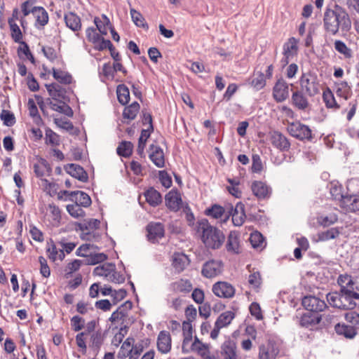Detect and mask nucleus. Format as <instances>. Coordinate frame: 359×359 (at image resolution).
Masks as SVG:
<instances>
[{"label": "nucleus", "mask_w": 359, "mask_h": 359, "mask_svg": "<svg viewBox=\"0 0 359 359\" xmlns=\"http://www.w3.org/2000/svg\"><path fill=\"white\" fill-rule=\"evenodd\" d=\"M324 27L325 30L335 35L339 30L346 34L351 28V20L346 11L334 4V9L327 8L324 13Z\"/></svg>", "instance_id": "obj_1"}, {"label": "nucleus", "mask_w": 359, "mask_h": 359, "mask_svg": "<svg viewBox=\"0 0 359 359\" xmlns=\"http://www.w3.org/2000/svg\"><path fill=\"white\" fill-rule=\"evenodd\" d=\"M196 231L206 248L219 249L224 242L225 236L219 229L210 224L208 219H203L197 222Z\"/></svg>", "instance_id": "obj_2"}, {"label": "nucleus", "mask_w": 359, "mask_h": 359, "mask_svg": "<svg viewBox=\"0 0 359 359\" xmlns=\"http://www.w3.org/2000/svg\"><path fill=\"white\" fill-rule=\"evenodd\" d=\"M299 322V326L307 330V332L302 334L301 337L309 339V341H312L314 337V311L303 313Z\"/></svg>", "instance_id": "obj_3"}, {"label": "nucleus", "mask_w": 359, "mask_h": 359, "mask_svg": "<svg viewBox=\"0 0 359 359\" xmlns=\"http://www.w3.org/2000/svg\"><path fill=\"white\" fill-rule=\"evenodd\" d=\"M288 133L300 140H311L312 138L311 130L300 122L292 123L287 126Z\"/></svg>", "instance_id": "obj_4"}, {"label": "nucleus", "mask_w": 359, "mask_h": 359, "mask_svg": "<svg viewBox=\"0 0 359 359\" xmlns=\"http://www.w3.org/2000/svg\"><path fill=\"white\" fill-rule=\"evenodd\" d=\"M212 291L219 298L230 299L235 295L236 289L228 282L218 281L213 284Z\"/></svg>", "instance_id": "obj_5"}, {"label": "nucleus", "mask_w": 359, "mask_h": 359, "mask_svg": "<svg viewBox=\"0 0 359 359\" xmlns=\"http://www.w3.org/2000/svg\"><path fill=\"white\" fill-rule=\"evenodd\" d=\"M223 264L221 261L212 259L203 264L201 273L205 278H212L221 274Z\"/></svg>", "instance_id": "obj_6"}, {"label": "nucleus", "mask_w": 359, "mask_h": 359, "mask_svg": "<svg viewBox=\"0 0 359 359\" xmlns=\"http://www.w3.org/2000/svg\"><path fill=\"white\" fill-rule=\"evenodd\" d=\"M63 194L68 196V200L81 205L82 207L87 208L91 205L90 197L85 192L81 191H63Z\"/></svg>", "instance_id": "obj_7"}, {"label": "nucleus", "mask_w": 359, "mask_h": 359, "mask_svg": "<svg viewBox=\"0 0 359 359\" xmlns=\"http://www.w3.org/2000/svg\"><path fill=\"white\" fill-rule=\"evenodd\" d=\"M298 41L294 37H291L283 45V57L281 60L283 65H286L289 61L297 53Z\"/></svg>", "instance_id": "obj_8"}, {"label": "nucleus", "mask_w": 359, "mask_h": 359, "mask_svg": "<svg viewBox=\"0 0 359 359\" xmlns=\"http://www.w3.org/2000/svg\"><path fill=\"white\" fill-rule=\"evenodd\" d=\"M147 231L148 240L154 243L165 234L164 226L161 222H150L147 226Z\"/></svg>", "instance_id": "obj_9"}, {"label": "nucleus", "mask_w": 359, "mask_h": 359, "mask_svg": "<svg viewBox=\"0 0 359 359\" xmlns=\"http://www.w3.org/2000/svg\"><path fill=\"white\" fill-rule=\"evenodd\" d=\"M46 88L52 99L60 102L68 100L67 90L57 83L46 84Z\"/></svg>", "instance_id": "obj_10"}, {"label": "nucleus", "mask_w": 359, "mask_h": 359, "mask_svg": "<svg viewBox=\"0 0 359 359\" xmlns=\"http://www.w3.org/2000/svg\"><path fill=\"white\" fill-rule=\"evenodd\" d=\"M273 96L278 102L285 100L289 96V87L283 79H278L273 88Z\"/></svg>", "instance_id": "obj_11"}, {"label": "nucleus", "mask_w": 359, "mask_h": 359, "mask_svg": "<svg viewBox=\"0 0 359 359\" xmlns=\"http://www.w3.org/2000/svg\"><path fill=\"white\" fill-rule=\"evenodd\" d=\"M316 222L318 226L329 228L337 222L338 215L334 212H318L316 217Z\"/></svg>", "instance_id": "obj_12"}, {"label": "nucleus", "mask_w": 359, "mask_h": 359, "mask_svg": "<svg viewBox=\"0 0 359 359\" xmlns=\"http://www.w3.org/2000/svg\"><path fill=\"white\" fill-rule=\"evenodd\" d=\"M182 202L181 196L177 189L170 191L165 196V205L171 211L177 212Z\"/></svg>", "instance_id": "obj_13"}, {"label": "nucleus", "mask_w": 359, "mask_h": 359, "mask_svg": "<svg viewBox=\"0 0 359 359\" xmlns=\"http://www.w3.org/2000/svg\"><path fill=\"white\" fill-rule=\"evenodd\" d=\"M251 190L259 200L267 199L271 194V187L261 181H254L251 184Z\"/></svg>", "instance_id": "obj_14"}, {"label": "nucleus", "mask_w": 359, "mask_h": 359, "mask_svg": "<svg viewBox=\"0 0 359 359\" xmlns=\"http://www.w3.org/2000/svg\"><path fill=\"white\" fill-rule=\"evenodd\" d=\"M339 206L345 212H354L359 210V195H344Z\"/></svg>", "instance_id": "obj_15"}, {"label": "nucleus", "mask_w": 359, "mask_h": 359, "mask_svg": "<svg viewBox=\"0 0 359 359\" xmlns=\"http://www.w3.org/2000/svg\"><path fill=\"white\" fill-rule=\"evenodd\" d=\"M150 154L149 159L151 162L159 168L165 166V156L163 149L156 144H151L149 146Z\"/></svg>", "instance_id": "obj_16"}, {"label": "nucleus", "mask_w": 359, "mask_h": 359, "mask_svg": "<svg viewBox=\"0 0 359 359\" xmlns=\"http://www.w3.org/2000/svg\"><path fill=\"white\" fill-rule=\"evenodd\" d=\"M32 13L36 18L35 27L37 29L43 28L48 22V13L42 6H34Z\"/></svg>", "instance_id": "obj_17"}, {"label": "nucleus", "mask_w": 359, "mask_h": 359, "mask_svg": "<svg viewBox=\"0 0 359 359\" xmlns=\"http://www.w3.org/2000/svg\"><path fill=\"white\" fill-rule=\"evenodd\" d=\"M343 229L342 226L329 227L327 230L318 231L317 233L318 238L316 242H325L330 240L335 239L339 236Z\"/></svg>", "instance_id": "obj_18"}, {"label": "nucleus", "mask_w": 359, "mask_h": 359, "mask_svg": "<svg viewBox=\"0 0 359 359\" xmlns=\"http://www.w3.org/2000/svg\"><path fill=\"white\" fill-rule=\"evenodd\" d=\"M271 140L272 144L281 151H287L290 147L287 138L278 131L271 133Z\"/></svg>", "instance_id": "obj_19"}, {"label": "nucleus", "mask_w": 359, "mask_h": 359, "mask_svg": "<svg viewBox=\"0 0 359 359\" xmlns=\"http://www.w3.org/2000/svg\"><path fill=\"white\" fill-rule=\"evenodd\" d=\"M65 170L68 174H69L73 177L78 179L79 180L86 182L88 180V176L86 170L83 168V167L79 165L70 163L68 164Z\"/></svg>", "instance_id": "obj_20"}, {"label": "nucleus", "mask_w": 359, "mask_h": 359, "mask_svg": "<svg viewBox=\"0 0 359 359\" xmlns=\"http://www.w3.org/2000/svg\"><path fill=\"white\" fill-rule=\"evenodd\" d=\"M158 350L162 353H167L171 349V337L166 331H161L157 339Z\"/></svg>", "instance_id": "obj_21"}, {"label": "nucleus", "mask_w": 359, "mask_h": 359, "mask_svg": "<svg viewBox=\"0 0 359 359\" xmlns=\"http://www.w3.org/2000/svg\"><path fill=\"white\" fill-rule=\"evenodd\" d=\"M226 249L228 252L232 254H239L240 251V238L236 231H231L227 237Z\"/></svg>", "instance_id": "obj_22"}, {"label": "nucleus", "mask_w": 359, "mask_h": 359, "mask_svg": "<svg viewBox=\"0 0 359 359\" xmlns=\"http://www.w3.org/2000/svg\"><path fill=\"white\" fill-rule=\"evenodd\" d=\"M334 330L338 335L343 336L348 339H354L358 334L356 328L345 323H337L334 326Z\"/></svg>", "instance_id": "obj_23"}, {"label": "nucleus", "mask_w": 359, "mask_h": 359, "mask_svg": "<svg viewBox=\"0 0 359 359\" xmlns=\"http://www.w3.org/2000/svg\"><path fill=\"white\" fill-rule=\"evenodd\" d=\"M221 355L223 359H237L236 343L230 339L225 341L221 346Z\"/></svg>", "instance_id": "obj_24"}, {"label": "nucleus", "mask_w": 359, "mask_h": 359, "mask_svg": "<svg viewBox=\"0 0 359 359\" xmlns=\"http://www.w3.org/2000/svg\"><path fill=\"white\" fill-rule=\"evenodd\" d=\"M66 26L74 32H78L81 29L80 17L74 12H69L64 16Z\"/></svg>", "instance_id": "obj_25"}, {"label": "nucleus", "mask_w": 359, "mask_h": 359, "mask_svg": "<svg viewBox=\"0 0 359 359\" xmlns=\"http://www.w3.org/2000/svg\"><path fill=\"white\" fill-rule=\"evenodd\" d=\"M279 349L273 344L262 345L259 348V359H276Z\"/></svg>", "instance_id": "obj_26"}, {"label": "nucleus", "mask_w": 359, "mask_h": 359, "mask_svg": "<svg viewBox=\"0 0 359 359\" xmlns=\"http://www.w3.org/2000/svg\"><path fill=\"white\" fill-rule=\"evenodd\" d=\"M172 264L177 273H181L189 264V259L184 253H175Z\"/></svg>", "instance_id": "obj_27"}, {"label": "nucleus", "mask_w": 359, "mask_h": 359, "mask_svg": "<svg viewBox=\"0 0 359 359\" xmlns=\"http://www.w3.org/2000/svg\"><path fill=\"white\" fill-rule=\"evenodd\" d=\"M170 288L176 292L188 293L193 289L192 283L189 280L180 279L170 284Z\"/></svg>", "instance_id": "obj_28"}, {"label": "nucleus", "mask_w": 359, "mask_h": 359, "mask_svg": "<svg viewBox=\"0 0 359 359\" xmlns=\"http://www.w3.org/2000/svg\"><path fill=\"white\" fill-rule=\"evenodd\" d=\"M302 90L311 96L314 92V76L311 74H303L300 79Z\"/></svg>", "instance_id": "obj_29"}, {"label": "nucleus", "mask_w": 359, "mask_h": 359, "mask_svg": "<svg viewBox=\"0 0 359 359\" xmlns=\"http://www.w3.org/2000/svg\"><path fill=\"white\" fill-rule=\"evenodd\" d=\"M147 202L152 207H156L162 202L161 194L154 187L149 188L144 193Z\"/></svg>", "instance_id": "obj_30"}, {"label": "nucleus", "mask_w": 359, "mask_h": 359, "mask_svg": "<svg viewBox=\"0 0 359 359\" xmlns=\"http://www.w3.org/2000/svg\"><path fill=\"white\" fill-rule=\"evenodd\" d=\"M327 187L330 189L332 199L339 201L340 203L344 195L342 194L343 187L339 182L338 181H332L327 184Z\"/></svg>", "instance_id": "obj_31"}, {"label": "nucleus", "mask_w": 359, "mask_h": 359, "mask_svg": "<svg viewBox=\"0 0 359 359\" xmlns=\"http://www.w3.org/2000/svg\"><path fill=\"white\" fill-rule=\"evenodd\" d=\"M52 71L53 78L59 83L66 85L72 83V76L69 73L55 68H53Z\"/></svg>", "instance_id": "obj_32"}, {"label": "nucleus", "mask_w": 359, "mask_h": 359, "mask_svg": "<svg viewBox=\"0 0 359 359\" xmlns=\"http://www.w3.org/2000/svg\"><path fill=\"white\" fill-rule=\"evenodd\" d=\"M115 265L111 263H104L95 267L93 270V275L97 276L108 277L115 270Z\"/></svg>", "instance_id": "obj_33"}, {"label": "nucleus", "mask_w": 359, "mask_h": 359, "mask_svg": "<svg viewBox=\"0 0 359 359\" xmlns=\"http://www.w3.org/2000/svg\"><path fill=\"white\" fill-rule=\"evenodd\" d=\"M337 283L340 286L341 294L343 289L352 290L355 284L353 278L348 274H340L337 278Z\"/></svg>", "instance_id": "obj_34"}, {"label": "nucleus", "mask_w": 359, "mask_h": 359, "mask_svg": "<svg viewBox=\"0 0 359 359\" xmlns=\"http://www.w3.org/2000/svg\"><path fill=\"white\" fill-rule=\"evenodd\" d=\"M94 23L102 35L107 34V27L111 25L109 19L104 14L102 15V19L98 17L94 18Z\"/></svg>", "instance_id": "obj_35"}, {"label": "nucleus", "mask_w": 359, "mask_h": 359, "mask_svg": "<svg viewBox=\"0 0 359 359\" xmlns=\"http://www.w3.org/2000/svg\"><path fill=\"white\" fill-rule=\"evenodd\" d=\"M117 98L120 104L126 105L130 100L128 88L124 84H119L116 88Z\"/></svg>", "instance_id": "obj_36"}, {"label": "nucleus", "mask_w": 359, "mask_h": 359, "mask_svg": "<svg viewBox=\"0 0 359 359\" xmlns=\"http://www.w3.org/2000/svg\"><path fill=\"white\" fill-rule=\"evenodd\" d=\"M85 258L86 259L83 261L84 264L95 265L107 260V255L103 252L93 254L90 253V255H87V257Z\"/></svg>", "instance_id": "obj_37"}, {"label": "nucleus", "mask_w": 359, "mask_h": 359, "mask_svg": "<svg viewBox=\"0 0 359 359\" xmlns=\"http://www.w3.org/2000/svg\"><path fill=\"white\" fill-rule=\"evenodd\" d=\"M292 104L299 109H305L309 106L307 99L302 92H294L292 96Z\"/></svg>", "instance_id": "obj_38"}, {"label": "nucleus", "mask_w": 359, "mask_h": 359, "mask_svg": "<svg viewBox=\"0 0 359 359\" xmlns=\"http://www.w3.org/2000/svg\"><path fill=\"white\" fill-rule=\"evenodd\" d=\"M133 144L128 141H122L116 149L117 154L123 157H130L133 154Z\"/></svg>", "instance_id": "obj_39"}, {"label": "nucleus", "mask_w": 359, "mask_h": 359, "mask_svg": "<svg viewBox=\"0 0 359 359\" xmlns=\"http://www.w3.org/2000/svg\"><path fill=\"white\" fill-rule=\"evenodd\" d=\"M140 106L137 102H133L129 106L124 108L123 117L130 120H133L137 116Z\"/></svg>", "instance_id": "obj_40"}, {"label": "nucleus", "mask_w": 359, "mask_h": 359, "mask_svg": "<svg viewBox=\"0 0 359 359\" xmlns=\"http://www.w3.org/2000/svg\"><path fill=\"white\" fill-rule=\"evenodd\" d=\"M235 318V313L233 311H227L221 313L215 321V324L219 327H224L228 326Z\"/></svg>", "instance_id": "obj_41"}, {"label": "nucleus", "mask_w": 359, "mask_h": 359, "mask_svg": "<svg viewBox=\"0 0 359 359\" xmlns=\"http://www.w3.org/2000/svg\"><path fill=\"white\" fill-rule=\"evenodd\" d=\"M130 13L132 20L137 27H142L145 29H149V25L139 11H137L134 8H130Z\"/></svg>", "instance_id": "obj_42"}, {"label": "nucleus", "mask_w": 359, "mask_h": 359, "mask_svg": "<svg viewBox=\"0 0 359 359\" xmlns=\"http://www.w3.org/2000/svg\"><path fill=\"white\" fill-rule=\"evenodd\" d=\"M249 83L255 89L259 90L266 85L265 76L262 72H259L249 79Z\"/></svg>", "instance_id": "obj_43"}, {"label": "nucleus", "mask_w": 359, "mask_h": 359, "mask_svg": "<svg viewBox=\"0 0 359 359\" xmlns=\"http://www.w3.org/2000/svg\"><path fill=\"white\" fill-rule=\"evenodd\" d=\"M182 331H183V335H184L182 351L184 353H185L187 351L184 350V346H186V344H189V341L192 339L191 322L184 321L182 323Z\"/></svg>", "instance_id": "obj_44"}, {"label": "nucleus", "mask_w": 359, "mask_h": 359, "mask_svg": "<svg viewBox=\"0 0 359 359\" xmlns=\"http://www.w3.org/2000/svg\"><path fill=\"white\" fill-rule=\"evenodd\" d=\"M344 295L341 294V291L336 292H331L327 294V300L330 305L333 307L339 309L341 310V306L339 305L343 304Z\"/></svg>", "instance_id": "obj_45"}, {"label": "nucleus", "mask_w": 359, "mask_h": 359, "mask_svg": "<svg viewBox=\"0 0 359 359\" xmlns=\"http://www.w3.org/2000/svg\"><path fill=\"white\" fill-rule=\"evenodd\" d=\"M245 219V215L243 205H237L235 209V212L232 215V222L235 226H241Z\"/></svg>", "instance_id": "obj_46"}, {"label": "nucleus", "mask_w": 359, "mask_h": 359, "mask_svg": "<svg viewBox=\"0 0 359 359\" xmlns=\"http://www.w3.org/2000/svg\"><path fill=\"white\" fill-rule=\"evenodd\" d=\"M337 93L345 100H348L352 94V90L346 81H341L337 84Z\"/></svg>", "instance_id": "obj_47"}, {"label": "nucleus", "mask_w": 359, "mask_h": 359, "mask_svg": "<svg viewBox=\"0 0 359 359\" xmlns=\"http://www.w3.org/2000/svg\"><path fill=\"white\" fill-rule=\"evenodd\" d=\"M224 208L222 206L215 204L210 208H207L205 211V213L207 216L211 217L214 219H219L222 217V215L224 214Z\"/></svg>", "instance_id": "obj_48"}, {"label": "nucleus", "mask_w": 359, "mask_h": 359, "mask_svg": "<svg viewBox=\"0 0 359 359\" xmlns=\"http://www.w3.org/2000/svg\"><path fill=\"white\" fill-rule=\"evenodd\" d=\"M8 23L11 31V36L14 41L19 43L23 42L22 41V34L19 26L13 22V19H10Z\"/></svg>", "instance_id": "obj_49"}, {"label": "nucleus", "mask_w": 359, "mask_h": 359, "mask_svg": "<svg viewBox=\"0 0 359 359\" xmlns=\"http://www.w3.org/2000/svg\"><path fill=\"white\" fill-rule=\"evenodd\" d=\"M81 207V205L74 203L67 205V211L74 218L83 217L86 214Z\"/></svg>", "instance_id": "obj_50"}, {"label": "nucleus", "mask_w": 359, "mask_h": 359, "mask_svg": "<svg viewBox=\"0 0 359 359\" xmlns=\"http://www.w3.org/2000/svg\"><path fill=\"white\" fill-rule=\"evenodd\" d=\"M0 118L3 123L8 127L13 126L15 123V117L13 113L8 110L3 109L0 114Z\"/></svg>", "instance_id": "obj_51"}, {"label": "nucleus", "mask_w": 359, "mask_h": 359, "mask_svg": "<svg viewBox=\"0 0 359 359\" xmlns=\"http://www.w3.org/2000/svg\"><path fill=\"white\" fill-rule=\"evenodd\" d=\"M46 143L50 144L53 146H57L60 144V137L57 134L53 132L51 129L48 128L46 130Z\"/></svg>", "instance_id": "obj_52"}, {"label": "nucleus", "mask_w": 359, "mask_h": 359, "mask_svg": "<svg viewBox=\"0 0 359 359\" xmlns=\"http://www.w3.org/2000/svg\"><path fill=\"white\" fill-rule=\"evenodd\" d=\"M323 98L324 102H325V104L327 107L328 108H332L335 107L337 109L339 108V106L337 104V103L335 101L334 97L332 94V93L328 90L327 91H325L323 94Z\"/></svg>", "instance_id": "obj_53"}, {"label": "nucleus", "mask_w": 359, "mask_h": 359, "mask_svg": "<svg viewBox=\"0 0 359 359\" xmlns=\"http://www.w3.org/2000/svg\"><path fill=\"white\" fill-rule=\"evenodd\" d=\"M104 341V336L101 330L93 332L90 336V341L93 346L100 348Z\"/></svg>", "instance_id": "obj_54"}, {"label": "nucleus", "mask_w": 359, "mask_h": 359, "mask_svg": "<svg viewBox=\"0 0 359 359\" xmlns=\"http://www.w3.org/2000/svg\"><path fill=\"white\" fill-rule=\"evenodd\" d=\"M158 177L159 180L161 184L165 188H170L172 184V181L171 177L169 175L167 171L165 170H159L158 171Z\"/></svg>", "instance_id": "obj_55"}, {"label": "nucleus", "mask_w": 359, "mask_h": 359, "mask_svg": "<svg viewBox=\"0 0 359 359\" xmlns=\"http://www.w3.org/2000/svg\"><path fill=\"white\" fill-rule=\"evenodd\" d=\"M71 324L73 330L79 332L84 327L85 320L79 316H74L71 318Z\"/></svg>", "instance_id": "obj_56"}, {"label": "nucleus", "mask_w": 359, "mask_h": 359, "mask_svg": "<svg viewBox=\"0 0 359 359\" xmlns=\"http://www.w3.org/2000/svg\"><path fill=\"white\" fill-rule=\"evenodd\" d=\"M48 210L51 214V217L55 224H59L61 219V212L58 206L54 203L48 205Z\"/></svg>", "instance_id": "obj_57"}, {"label": "nucleus", "mask_w": 359, "mask_h": 359, "mask_svg": "<svg viewBox=\"0 0 359 359\" xmlns=\"http://www.w3.org/2000/svg\"><path fill=\"white\" fill-rule=\"evenodd\" d=\"M345 320L352 324L355 328H359V313L355 311H351L345 314Z\"/></svg>", "instance_id": "obj_58"}, {"label": "nucleus", "mask_w": 359, "mask_h": 359, "mask_svg": "<svg viewBox=\"0 0 359 359\" xmlns=\"http://www.w3.org/2000/svg\"><path fill=\"white\" fill-rule=\"evenodd\" d=\"M250 241L254 248H257L262 247L264 238L260 233L255 232L250 234Z\"/></svg>", "instance_id": "obj_59"}, {"label": "nucleus", "mask_w": 359, "mask_h": 359, "mask_svg": "<svg viewBox=\"0 0 359 359\" xmlns=\"http://www.w3.org/2000/svg\"><path fill=\"white\" fill-rule=\"evenodd\" d=\"M86 32L88 40L93 44L98 42V41H100V38L102 36L96 32L95 28L88 27Z\"/></svg>", "instance_id": "obj_60"}, {"label": "nucleus", "mask_w": 359, "mask_h": 359, "mask_svg": "<svg viewBox=\"0 0 359 359\" xmlns=\"http://www.w3.org/2000/svg\"><path fill=\"white\" fill-rule=\"evenodd\" d=\"M252 172L255 173L260 172L263 168L262 162L259 154L252 155Z\"/></svg>", "instance_id": "obj_61"}, {"label": "nucleus", "mask_w": 359, "mask_h": 359, "mask_svg": "<svg viewBox=\"0 0 359 359\" xmlns=\"http://www.w3.org/2000/svg\"><path fill=\"white\" fill-rule=\"evenodd\" d=\"M39 262L40 264V273L45 277L48 278L50 275V270L48 265L47 260L42 256L39 257Z\"/></svg>", "instance_id": "obj_62"}, {"label": "nucleus", "mask_w": 359, "mask_h": 359, "mask_svg": "<svg viewBox=\"0 0 359 359\" xmlns=\"http://www.w3.org/2000/svg\"><path fill=\"white\" fill-rule=\"evenodd\" d=\"M248 283L254 288L259 287L262 283L260 273L259 272H254L251 273L249 276Z\"/></svg>", "instance_id": "obj_63"}, {"label": "nucleus", "mask_w": 359, "mask_h": 359, "mask_svg": "<svg viewBox=\"0 0 359 359\" xmlns=\"http://www.w3.org/2000/svg\"><path fill=\"white\" fill-rule=\"evenodd\" d=\"M250 314L257 320H262L263 316L262 314L261 308L258 303L252 302L249 307Z\"/></svg>", "instance_id": "obj_64"}]
</instances>
